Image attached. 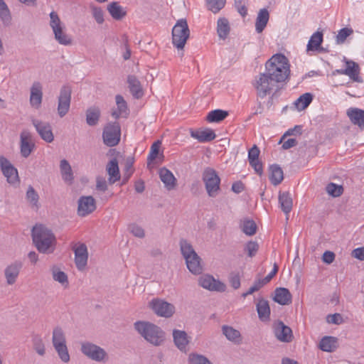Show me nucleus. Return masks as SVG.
Here are the masks:
<instances>
[{
	"mask_svg": "<svg viewBox=\"0 0 364 364\" xmlns=\"http://www.w3.org/2000/svg\"><path fill=\"white\" fill-rule=\"evenodd\" d=\"M107 171L109 176V182L112 183H115L119 180V170L118 166V161L116 159H112L107 166Z\"/></svg>",
	"mask_w": 364,
	"mask_h": 364,
	"instance_id": "nucleus-34",
	"label": "nucleus"
},
{
	"mask_svg": "<svg viewBox=\"0 0 364 364\" xmlns=\"http://www.w3.org/2000/svg\"><path fill=\"white\" fill-rule=\"evenodd\" d=\"M279 203L282 211L285 214H289L293 205L292 198L289 192L280 193L279 195Z\"/></svg>",
	"mask_w": 364,
	"mask_h": 364,
	"instance_id": "nucleus-33",
	"label": "nucleus"
},
{
	"mask_svg": "<svg viewBox=\"0 0 364 364\" xmlns=\"http://www.w3.org/2000/svg\"><path fill=\"white\" fill-rule=\"evenodd\" d=\"M326 321L328 323L339 325L343 322V319L340 314L336 313L328 315L326 317Z\"/></svg>",
	"mask_w": 364,
	"mask_h": 364,
	"instance_id": "nucleus-60",
	"label": "nucleus"
},
{
	"mask_svg": "<svg viewBox=\"0 0 364 364\" xmlns=\"http://www.w3.org/2000/svg\"><path fill=\"white\" fill-rule=\"evenodd\" d=\"M235 6L242 16H245L247 14V9L243 0H235Z\"/></svg>",
	"mask_w": 364,
	"mask_h": 364,
	"instance_id": "nucleus-62",
	"label": "nucleus"
},
{
	"mask_svg": "<svg viewBox=\"0 0 364 364\" xmlns=\"http://www.w3.org/2000/svg\"><path fill=\"white\" fill-rule=\"evenodd\" d=\"M258 317L262 321H267L270 317L269 303L264 299H259L256 304Z\"/></svg>",
	"mask_w": 364,
	"mask_h": 364,
	"instance_id": "nucleus-27",
	"label": "nucleus"
},
{
	"mask_svg": "<svg viewBox=\"0 0 364 364\" xmlns=\"http://www.w3.org/2000/svg\"><path fill=\"white\" fill-rule=\"evenodd\" d=\"M188 362L190 364H212L205 356L194 353L189 354Z\"/></svg>",
	"mask_w": 364,
	"mask_h": 364,
	"instance_id": "nucleus-49",
	"label": "nucleus"
},
{
	"mask_svg": "<svg viewBox=\"0 0 364 364\" xmlns=\"http://www.w3.org/2000/svg\"><path fill=\"white\" fill-rule=\"evenodd\" d=\"M0 18L5 26H9L11 21L9 9L4 0H0Z\"/></svg>",
	"mask_w": 364,
	"mask_h": 364,
	"instance_id": "nucleus-45",
	"label": "nucleus"
},
{
	"mask_svg": "<svg viewBox=\"0 0 364 364\" xmlns=\"http://www.w3.org/2000/svg\"><path fill=\"white\" fill-rule=\"evenodd\" d=\"M346 68L344 69L345 75L349 76L354 81L359 82V66L351 60H346Z\"/></svg>",
	"mask_w": 364,
	"mask_h": 364,
	"instance_id": "nucleus-38",
	"label": "nucleus"
},
{
	"mask_svg": "<svg viewBox=\"0 0 364 364\" xmlns=\"http://www.w3.org/2000/svg\"><path fill=\"white\" fill-rule=\"evenodd\" d=\"M36 148L32 134L23 130L20 134V152L23 158H28Z\"/></svg>",
	"mask_w": 364,
	"mask_h": 364,
	"instance_id": "nucleus-14",
	"label": "nucleus"
},
{
	"mask_svg": "<svg viewBox=\"0 0 364 364\" xmlns=\"http://www.w3.org/2000/svg\"><path fill=\"white\" fill-rule=\"evenodd\" d=\"M326 192L333 197H338L343 194V188L341 185L330 183L326 186Z\"/></svg>",
	"mask_w": 364,
	"mask_h": 364,
	"instance_id": "nucleus-50",
	"label": "nucleus"
},
{
	"mask_svg": "<svg viewBox=\"0 0 364 364\" xmlns=\"http://www.w3.org/2000/svg\"><path fill=\"white\" fill-rule=\"evenodd\" d=\"M26 199L29 203L32 208L38 209L39 204V195L32 186H29L26 193Z\"/></svg>",
	"mask_w": 364,
	"mask_h": 364,
	"instance_id": "nucleus-37",
	"label": "nucleus"
},
{
	"mask_svg": "<svg viewBox=\"0 0 364 364\" xmlns=\"http://www.w3.org/2000/svg\"><path fill=\"white\" fill-rule=\"evenodd\" d=\"M222 331L228 340L235 343H240L241 334L239 331L225 325L222 327Z\"/></svg>",
	"mask_w": 364,
	"mask_h": 364,
	"instance_id": "nucleus-39",
	"label": "nucleus"
},
{
	"mask_svg": "<svg viewBox=\"0 0 364 364\" xmlns=\"http://www.w3.org/2000/svg\"><path fill=\"white\" fill-rule=\"evenodd\" d=\"M32 239L37 250L43 254L53 252L56 237L53 231L44 225H36L32 229Z\"/></svg>",
	"mask_w": 364,
	"mask_h": 364,
	"instance_id": "nucleus-1",
	"label": "nucleus"
},
{
	"mask_svg": "<svg viewBox=\"0 0 364 364\" xmlns=\"http://www.w3.org/2000/svg\"><path fill=\"white\" fill-rule=\"evenodd\" d=\"M149 306L159 316L170 318L175 313V306L164 299H153L149 303Z\"/></svg>",
	"mask_w": 364,
	"mask_h": 364,
	"instance_id": "nucleus-11",
	"label": "nucleus"
},
{
	"mask_svg": "<svg viewBox=\"0 0 364 364\" xmlns=\"http://www.w3.org/2000/svg\"><path fill=\"white\" fill-rule=\"evenodd\" d=\"M191 136L199 142H209L216 137L214 131L210 129L191 130Z\"/></svg>",
	"mask_w": 364,
	"mask_h": 364,
	"instance_id": "nucleus-23",
	"label": "nucleus"
},
{
	"mask_svg": "<svg viewBox=\"0 0 364 364\" xmlns=\"http://www.w3.org/2000/svg\"><path fill=\"white\" fill-rule=\"evenodd\" d=\"M42 85L39 82H34L31 87L30 104L33 107L38 109L42 103Z\"/></svg>",
	"mask_w": 364,
	"mask_h": 364,
	"instance_id": "nucleus-21",
	"label": "nucleus"
},
{
	"mask_svg": "<svg viewBox=\"0 0 364 364\" xmlns=\"http://www.w3.org/2000/svg\"><path fill=\"white\" fill-rule=\"evenodd\" d=\"M350 122L360 129H364V110L359 108H350L347 111Z\"/></svg>",
	"mask_w": 364,
	"mask_h": 364,
	"instance_id": "nucleus-22",
	"label": "nucleus"
},
{
	"mask_svg": "<svg viewBox=\"0 0 364 364\" xmlns=\"http://www.w3.org/2000/svg\"><path fill=\"white\" fill-rule=\"evenodd\" d=\"M101 112L97 107H91L86 110V122L89 126L94 127L99 122Z\"/></svg>",
	"mask_w": 364,
	"mask_h": 364,
	"instance_id": "nucleus-32",
	"label": "nucleus"
},
{
	"mask_svg": "<svg viewBox=\"0 0 364 364\" xmlns=\"http://www.w3.org/2000/svg\"><path fill=\"white\" fill-rule=\"evenodd\" d=\"M270 182L274 186L279 185L284 179V173L278 164H272L269 168Z\"/></svg>",
	"mask_w": 364,
	"mask_h": 364,
	"instance_id": "nucleus-28",
	"label": "nucleus"
},
{
	"mask_svg": "<svg viewBox=\"0 0 364 364\" xmlns=\"http://www.w3.org/2000/svg\"><path fill=\"white\" fill-rule=\"evenodd\" d=\"M207 6L213 13H218L225 4V0H206Z\"/></svg>",
	"mask_w": 364,
	"mask_h": 364,
	"instance_id": "nucleus-51",
	"label": "nucleus"
},
{
	"mask_svg": "<svg viewBox=\"0 0 364 364\" xmlns=\"http://www.w3.org/2000/svg\"><path fill=\"white\" fill-rule=\"evenodd\" d=\"M228 116V112L222 109H215L210 111L207 117L206 120L208 122H220Z\"/></svg>",
	"mask_w": 364,
	"mask_h": 364,
	"instance_id": "nucleus-43",
	"label": "nucleus"
},
{
	"mask_svg": "<svg viewBox=\"0 0 364 364\" xmlns=\"http://www.w3.org/2000/svg\"><path fill=\"white\" fill-rule=\"evenodd\" d=\"M32 124L43 140L48 143H51L54 140L52 127L49 122L34 119L32 120Z\"/></svg>",
	"mask_w": 364,
	"mask_h": 364,
	"instance_id": "nucleus-16",
	"label": "nucleus"
},
{
	"mask_svg": "<svg viewBox=\"0 0 364 364\" xmlns=\"http://www.w3.org/2000/svg\"><path fill=\"white\" fill-rule=\"evenodd\" d=\"M52 343L53 347L66 345L65 333L60 327H55L53 331Z\"/></svg>",
	"mask_w": 364,
	"mask_h": 364,
	"instance_id": "nucleus-40",
	"label": "nucleus"
},
{
	"mask_svg": "<svg viewBox=\"0 0 364 364\" xmlns=\"http://www.w3.org/2000/svg\"><path fill=\"white\" fill-rule=\"evenodd\" d=\"M274 301L281 305H288L291 303L292 296L288 289L277 288L274 291Z\"/></svg>",
	"mask_w": 364,
	"mask_h": 364,
	"instance_id": "nucleus-24",
	"label": "nucleus"
},
{
	"mask_svg": "<svg viewBox=\"0 0 364 364\" xmlns=\"http://www.w3.org/2000/svg\"><path fill=\"white\" fill-rule=\"evenodd\" d=\"M269 14L267 9H262L258 12L256 22H255V30L258 33H262L269 21Z\"/></svg>",
	"mask_w": 364,
	"mask_h": 364,
	"instance_id": "nucleus-29",
	"label": "nucleus"
},
{
	"mask_svg": "<svg viewBox=\"0 0 364 364\" xmlns=\"http://www.w3.org/2000/svg\"><path fill=\"white\" fill-rule=\"evenodd\" d=\"M202 179L205 184V190L210 197H215L220 191V178L216 171L210 167L204 169Z\"/></svg>",
	"mask_w": 364,
	"mask_h": 364,
	"instance_id": "nucleus-7",
	"label": "nucleus"
},
{
	"mask_svg": "<svg viewBox=\"0 0 364 364\" xmlns=\"http://www.w3.org/2000/svg\"><path fill=\"white\" fill-rule=\"evenodd\" d=\"M49 25L54 34L55 40L60 45L70 46L73 43L72 36L66 33V28L55 11L50 13Z\"/></svg>",
	"mask_w": 364,
	"mask_h": 364,
	"instance_id": "nucleus-5",
	"label": "nucleus"
},
{
	"mask_svg": "<svg viewBox=\"0 0 364 364\" xmlns=\"http://www.w3.org/2000/svg\"><path fill=\"white\" fill-rule=\"evenodd\" d=\"M116 104L117 106V109L124 114V117H127L129 114V109L127 107V102L124 100V97L117 95L115 97Z\"/></svg>",
	"mask_w": 364,
	"mask_h": 364,
	"instance_id": "nucleus-54",
	"label": "nucleus"
},
{
	"mask_svg": "<svg viewBox=\"0 0 364 364\" xmlns=\"http://www.w3.org/2000/svg\"><path fill=\"white\" fill-rule=\"evenodd\" d=\"M75 254V263L78 270L82 271L87 264L88 251L87 246L84 243H80L79 245L73 248Z\"/></svg>",
	"mask_w": 364,
	"mask_h": 364,
	"instance_id": "nucleus-18",
	"label": "nucleus"
},
{
	"mask_svg": "<svg viewBox=\"0 0 364 364\" xmlns=\"http://www.w3.org/2000/svg\"><path fill=\"white\" fill-rule=\"evenodd\" d=\"M353 33L350 28H343L339 30L336 36V42L338 44L343 43L346 38Z\"/></svg>",
	"mask_w": 364,
	"mask_h": 364,
	"instance_id": "nucleus-56",
	"label": "nucleus"
},
{
	"mask_svg": "<svg viewBox=\"0 0 364 364\" xmlns=\"http://www.w3.org/2000/svg\"><path fill=\"white\" fill-rule=\"evenodd\" d=\"M242 232L247 235H253L257 231V225L252 220H244L241 224Z\"/></svg>",
	"mask_w": 364,
	"mask_h": 364,
	"instance_id": "nucleus-48",
	"label": "nucleus"
},
{
	"mask_svg": "<svg viewBox=\"0 0 364 364\" xmlns=\"http://www.w3.org/2000/svg\"><path fill=\"white\" fill-rule=\"evenodd\" d=\"M288 59L283 54H275L265 63V72L277 82H284L289 77L290 68Z\"/></svg>",
	"mask_w": 364,
	"mask_h": 364,
	"instance_id": "nucleus-2",
	"label": "nucleus"
},
{
	"mask_svg": "<svg viewBox=\"0 0 364 364\" xmlns=\"http://www.w3.org/2000/svg\"><path fill=\"white\" fill-rule=\"evenodd\" d=\"M260 151L257 145H254L249 151H248V161L249 163H252L254 161L259 160V155Z\"/></svg>",
	"mask_w": 364,
	"mask_h": 364,
	"instance_id": "nucleus-59",
	"label": "nucleus"
},
{
	"mask_svg": "<svg viewBox=\"0 0 364 364\" xmlns=\"http://www.w3.org/2000/svg\"><path fill=\"white\" fill-rule=\"evenodd\" d=\"M179 245L188 270L193 274H200L203 270L200 258L194 250L192 245L184 239L180 240Z\"/></svg>",
	"mask_w": 364,
	"mask_h": 364,
	"instance_id": "nucleus-4",
	"label": "nucleus"
},
{
	"mask_svg": "<svg viewBox=\"0 0 364 364\" xmlns=\"http://www.w3.org/2000/svg\"><path fill=\"white\" fill-rule=\"evenodd\" d=\"M136 331L148 343L159 346L166 339L165 332L157 325L144 321H137L134 323Z\"/></svg>",
	"mask_w": 364,
	"mask_h": 364,
	"instance_id": "nucleus-3",
	"label": "nucleus"
},
{
	"mask_svg": "<svg viewBox=\"0 0 364 364\" xmlns=\"http://www.w3.org/2000/svg\"><path fill=\"white\" fill-rule=\"evenodd\" d=\"M338 338L333 336H324L319 342V348L325 352H333L337 348Z\"/></svg>",
	"mask_w": 364,
	"mask_h": 364,
	"instance_id": "nucleus-31",
	"label": "nucleus"
},
{
	"mask_svg": "<svg viewBox=\"0 0 364 364\" xmlns=\"http://www.w3.org/2000/svg\"><path fill=\"white\" fill-rule=\"evenodd\" d=\"M80 350L86 357L96 362L104 363L108 359V355L102 348L88 341L81 343Z\"/></svg>",
	"mask_w": 364,
	"mask_h": 364,
	"instance_id": "nucleus-9",
	"label": "nucleus"
},
{
	"mask_svg": "<svg viewBox=\"0 0 364 364\" xmlns=\"http://www.w3.org/2000/svg\"><path fill=\"white\" fill-rule=\"evenodd\" d=\"M71 102V88L68 85L61 87L58 100V114L60 117L65 116L70 109Z\"/></svg>",
	"mask_w": 364,
	"mask_h": 364,
	"instance_id": "nucleus-13",
	"label": "nucleus"
},
{
	"mask_svg": "<svg viewBox=\"0 0 364 364\" xmlns=\"http://www.w3.org/2000/svg\"><path fill=\"white\" fill-rule=\"evenodd\" d=\"M161 142L158 140L155 141L151 146L150 152L147 157L148 164L151 163L154 160H155L159 154V149L161 147Z\"/></svg>",
	"mask_w": 364,
	"mask_h": 364,
	"instance_id": "nucleus-52",
	"label": "nucleus"
},
{
	"mask_svg": "<svg viewBox=\"0 0 364 364\" xmlns=\"http://www.w3.org/2000/svg\"><path fill=\"white\" fill-rule=\"evenodd\" d=\"M313 95L306 92L301 95L294 102V105L297 108L298 110H304L312 102Z\"/></svg>",
	"mask_w": 364,
	"mask_h": 364,
	"instance_id": "nucleus-44",
	"label": "nucleus"
},
{
	"mask_svg": "<svg viewBox=\"0 0 364 364\" xmlns=\"http://www.w3.org/2000/svg\"><path fill=\"white\" fill-rule=\"evenodd\" d=\"M127 83L129 90L134 98L139 99L143 96L144 92L141 83L136 76L132 75H128Z\"/></svg>",
	"mask_w": 364,
	"mask_h": 364,
	"instance_id": "nucleus-25",
	"label": "nucleus"
},
{
	"mask_svg": "<svg viewBox=\"0 0 364 364\" xmlns=\"http://www.w3.org/2000/svg\"><path fill=\"white\" fill-rule=\"evenodd\" d=\"M60 170L63 180L68 184L73 183L74 176L70 164L66 159H62L60 162Z\"/></svg>",
	"mask_w": 364,
	"mask_h": 364,
	"instance_id": "nucleus-26",
	"label": "nucleus"
},
{
	"mask_svg": "<svg viewBox=\"0 0 364 364\" xmlns=\"http://www.w3.org/2000/svg\"><path fill=\"white\" fill-rule=\"evenodd\" d=\"M322 259H323V262H325L328 264H330L335 259V254L331 251H326L323 254Z\"/></svg>",
	"mask_w": 364,
	"mask_h": 364,
	"instance_id": "nucleus-63",
	"label": "nucleus"
},
{
	"mask_svg": "<svg viewBox=\"0 0 364 364\" xmlns=\"http://www.w3.org/2000/svg\"><path fill=\"white\" fill-rule=\"evenodd\" d=\"M173 337L174 343L178 347V348L180 350L186 349V346L188 343V341L187 338V334L185 331L173 330Z\"/></svg>",
	"mask_w": 364,
	"mask_h": 364,
	"instance_id": "nucleus-35",
	"label": "nucleus"
},
{
	"mask_svg": "<svg viewBox=\"0 0 364 364\" xmlns=\"http://www.w3.org/2000/svg\"><path fill=\"white\" fill-rule=\"evenodd\" d=\"M0 168L6 181L14 187L18 186L20 179L18 170L4 156H0Z\"/></svg>",
	"mask_w": 364,
	"mask_h": 364,
	"instance_id": "nucleus-12",
	"label": "nucleus"
},
{
	"mask_svg": "<svg viewBox=\"0 0 364 364\" xmlns=\"http://www.w3.org/2000/svg\"><path fill=\"white\" fill-rule=\"evenodd\" d=\"M229 282L234 289H237L240 287V277L239 273L231 272L229 276Z\"/></svg>",
	"mask_w": 364,
	"mask_h": 364,
	"instance_id": "nucleus-58",
	"label": "nucleus"
},
{
	"mask_svg": "<svg viewBox=\"0 0 364 364\" xmlns=\"http://www.w3.org/2000/svg\"><path fill=\"white\" fill-rule=\"evenodd\" d=\"M54 348L56 350L60 359L63 363H68L70 361V358L67 345L55 346Z\"/></svg>",
	"mask_w": 364,
	"mask_h": 364,
	"instance_id": "nucleus-53",
	"label": "nucleus"
},
{
	"mask_svg": "<svg viewBox=\"0 0 364 364\" xmlns=\"http://www.w3.org/2000/svg\"><path fill=\"white\" fill-rule=\"evenodd\" d=\"M323 42V33L320 31H316L311 36L308 44L307 50H318Z\"/></svg>",
	"mask_w": 364,
	"mask_h": 364,
	"instance_id": "nucleus-42",
	"label": "nucleus"
},
{
	"mask_svg": "<svg viewBox=\"0 0 364 364\" xmlns=\"http://www.w3.org/2000/svg\"><path fill=\"white\" fill-rule=\"evenodd\" d=\"M258 250H259L258 243L255 241H252V240L247 242L245 244V247H244L245 252H247V255L250 257H254L257 254Z\"/></svg>",
	"mask_w": 364,
	"mask_h": 364,
	"instance_id": "nucleus-55",
	"label": "nucleus"
},
{
	"mask_svg": "<svg viewBox=\"0 0 364 364\" xmlns=\"http://www.w3.org/2000/svg\"><path fill=\"white\" fill-rule=\"evenodd\" d=\"M352 256L360 261H364V247H358L353 250Z\"/></svg>",
	"mask_w": 364,
	"mask_h": 364,
	"instance_id": "nucleus-64",
	"label": "nucleus"
},
{
	"mask_svg": "<svg viewBox=\"0 0 364 364\" xmlns=\"http://www.w3.org/2000/svg\"><path fill=\"white\" fill-rule=\"evenodd\" d=\"M33 348L35 351L41 356L46 354V348L43 338L40 335L34 334L32 337Z\"/></svg>",
	"mask_w": 364,
	"mask_h": 364,
	"instance_id": "nucleus-46",
	"label": "nucleus"
},
{
	"mask_svg": "<svg viewBox=\"0 0 364 364\" xmlns=\"http://www.w3.org/2000/svg\"><path fill=\"white\" fill-rule=\"evenodd\" d=\"M253 85L257 96L260 98L265 97L272 91H277L279 88V83L266 72L257 77Z\"/></svg>",
	"mask_w": 364,
	"mask_h": 364,
	"instance_id": "nucleus-6",
	"label": "nucleus"
},
{
	"mask_svg": "<svg viewBox=\"0 0 364 364\" xmlns=\"http://www.w3.org/2000/svg\"><path fill=\"white\" fill-rule=\"evenodd\" d=\"M230 31L229 21L225 18H220L217 23V32L218 36L222 39H225Z\"/></svg>",
	"mask_w": 364,
	"mask_h": 364,
	"instance_id": "nucleus-41",
	"label": "nucleus"
},
{
	"mask_svg": "<svg viewBox=\"0 0 364 364\" xmlns=\"http://www.w3.org/2000/svg\"><path fill=\"white\" fill-rule=\"evenodd\" d=\"M53 279L61 284L62 285L68 284V279L67 274L61 271L58 267H53L51 269Z\"/></svg>",
	"mask_w": 364,
	"mask_h": 364,
	"instance_id": "nucleus-47",
	"label": "nucleus"
},
{
	"mask_svg": "<svg viewBox=\"0 0 364 364\" xmlns=\"http://www.w3.org/2000/svg\"><path fill=\"white\" fill-rule=\"evenodd\" d=\"M129 230L133 235L139 238H143L145 236L144 229L136 224H131Z\"/></svg>",
	"mask_w": 364,
	"mask_h": 364,
	"instance_id": "nucleus-57",
	"label": "nucleus"
},
{
	"mask_svg": "<svg viewBox=\"0 0 364 364\" xmlns=\"http://www.w3.org/2000/svg\"><path fill=\"white\" fill-rule=\"evenodd\" d=\"M121 129L119 124L117 122L107 123L103 129V142L107 146H114L120 141Z\"/></svg>",
	"mask_w": 364,
	"mask_h": 364,
	"instance_id": "nucleus-10",
	"label": "nucleus"
},
{
	"mask_svg": "<svg viewBox=\"0 0 364 364\" xmlns=\"http://www.w3.org/2000/svg\"><path fill=\"white\" fill-rule=\"evenodd\" d=\"M22 267L21 261H15L5 268L4 276L9 285H12L16 282Z\"/></svg>",
	"mask_w": 364,
	"mask_h": 364,
	"instance_id": "nucleus-19",
	"label": "nucleus"
},
{
	"mask_svg": "<svg viewBox=\"0 0 364 364\" xmlns=\"http://www.w3.org/2000/svg\"><path fill=\"white\" fill-rule=\"evenodd\" d=\"M107 10L111 16L115 20H121L126 16V11L118 2H112L107 6Z\"/></svg>",
	"mask_w": 364,
	"mask_h": 364,
	"instance_id": "nucleus-36",
	"label": "nucleus"
},
{
	"mask_svg": "<svg viewBox=\"0 0 364 364\" xmlns=\"http://www.w3.org/2000/svg\"><path fill=\"white\" fill-rule=\"evenodd\" d=\"M190 36L187 21L181 18L177 21L172 29V43L178 49H183Z\"/></svg>",
	"mask_w": 364,
	"mask_h": 364,
	"instance_id": "nucleus-8",
	"label": "nucleus"
},
{
	"mask_svg": "<svg viewBox=\"0 0 364 364\" xmlns=\"http://www.w3.org/2000/svg\"><path fill=\"white\" fill-rule=\"evenodd\" d=\"M275 337L282 342L289 343L292 338L291 329L282 321H279L274 325Z\"/></svg>",
	"mask_w": 364,
	"mask_h": 364,
	"instance_id": "nucleus-20",
	"label": "nucleus"
},
{
	"mask_svg": "<svg viewBox=\"0 0 364 364\" xmlns=\"http://www.w3.org/2000/svg\"><path fill=\"white\" fill-rule=\"evenodd\" d=\"M92 16L97 23L101 24L104 22L103 11L100 8H92Z\"/></svg>",
	"mask_w": 364,
	"mask_h": 364,
	"instance_id": "nucleus-61",
	"label": "nucleus"
},
{
	"mask_svg": "<svg viewBox=\"0 0 364 364\" xmlns=\"http://www.w3.org/2000/svg\"><path fill=\"white\" fill-rule=\"evenodd\" d=\"M159 176L168 190H171L175 187L176 180L171 171L166 168H162L159 170Z\"/></svg>",
	"mask_w": 364,
	"mask_h": 364,
	"instance_id": "nucleus-30",
	"label": "nucleus"
},
{
	"mask_svg": "<svg viewBox=\"0 0 364 364\" xmlns=\"http://www.w3.org/2000/svg\"><path fill=\"white\" fill-rule=\"evenodd\" d=\"M198 284L203 288L214 291L224 292L226 285L220 280L215 279L210 274H205L198 279Z\"/></svg>",
	"mask_w": 364,
	"mask_h": 364,
	"instance_id": "nucleus-15",
	"label": "nucleus"
},
{
	"mask_svg": "<svg viewBox=\"0 0 364 364\" xmlns=\"http://www.w3.org/2000/svg\"><path fill=\"white\" fill-rule=\"evenodd\" d=\"M77 205V214L81 217L88 215L96 209L95 200L91 196L80 197Z\"/></svg>",
	"mask_w": 364,
	"mask_h": 364,
	"instance_id": "nucleus-17",
	"label": "nucleus"
}]
</instances>
